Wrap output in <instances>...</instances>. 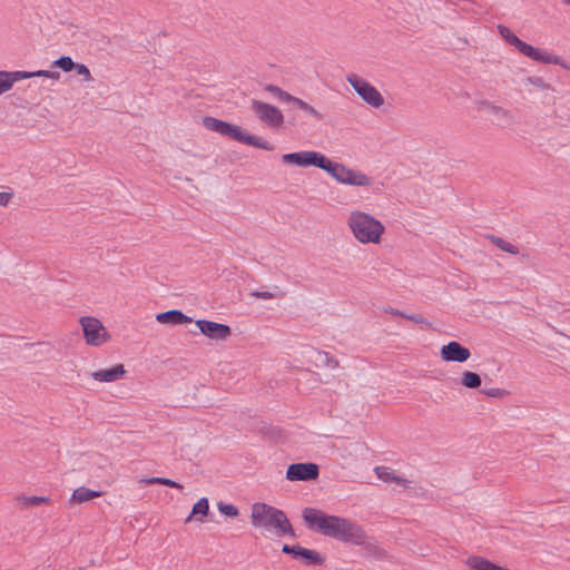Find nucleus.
<instances>
[{"label": "nucleus", "mask_w": 570, "mask_h": 570, "mask_svg": "<svg viewBox=\"0 0 570 570\" xmlns=\"http://www.w3.org/2000/svg\"><path fill=\"white\" fill-rule=\"evenodd\" d=\"M303 519L311 530L322 535L354 546L365 543L366 533L363 528L346 518L326 514L321 510L306 508L303 510Z\"/></svg>", "instance_id": "f257e3e1"}, {"label": "nucleus", "mask_w": 570, "mask_h": 570, "mask_svg": "<svg viewBox=\"0 0 570 570\" xmlns=\"http://www.w3.org/2000/svg\"><path fill=\"white\" fill-rule=\"evenodd\" d=\"M346 226L353 237L363 245L380 244L385 232L384 225L379 219L360 209L348 213Z\"/></svg>", "instance_id": "f03ea898"}, {"label": "nucleus", "mask_w": 570, "mask_h": 570, "mask_svg": "<svg viewBox=\"0 0 570 570\" xmlns=\"http://www.w3.org/2000/svg\"><path fill=\"white\" fill-rule=\"evenodd\" d=\"M250 520L254 527L273 530L277 537L295 535L286 514L282 510L266 503L257 502L252 505Z\"/></svg>", "instance_id": "7ed1b4c3"}, {"label": "nucleus", "mask_w": 570, "mask_h": 570, "mask_svg": "<svg viewBox=\"0 0 570 570\" xmlns=\"http://www.w3.org/2000/svg\"><path fill=\"white\" fill-rule=\"evenodd\" d=\"M203 125L206 129L210 131H215L222 136L229 137L238 142L246 144L248 146H253L264 150H273L274 148L273 145L269 144L267 140L255 135H249L239 126L226 122L214 117H205L203 119Z\"/></svg>", "instance_id": "20e7f679"}, {"label": "nucleus", "mask_w": 570, "mask_h": 570, "mask_svg": "<svg viewBox=\"0 0 570 570\" xmlns=\"http://www.w3.org/2000/svg\"><path fill=\"white\" fill-rule=\"evenodd\" d=\"M498 32L507 43L514 47L520 53L532 59L533 61L541 62V63H559L560 62L557 58L550 57L548 51L535 48V47L524 42L518 36H515L508 27H505L503 24L498 26Z\"/></svg>", "instance_id": "39448f33"}, {"label": "nucleus", "mask_w": 570, "mask_h": 570, "mask_svg": "<svg viewBox=\"0 0 570 570\" xmlns=\"http://www.w3.org/2000/svg\"><path fill=\"white\" fill-rule=\"evenodd\" d=\"M324 171H326L337 183L353 187H368L372 179L364 173L348 168L344 164L336 163L327 158Z\"/></svg>", "instance_id": "423d86ee"}, {"label": "nucleus", "mask_w": 570, "mask_h": 570, "mask_svg": "<svg viewBox=\"0 0 570 570\" xmlns=\"http://www.w3.org/2000/svg\"><path fill=\"white\" fill-rule=\"evenodd\" d=\"M346 81L352 86L355 92L364 102L373 108H381L384 105V98L381 92L367 80L356 73H348Z\"/></svg>", "instance_id": "0eeeda50"}, {"label": "nucleus", "mask_w": 570, "mask_h": 570, "mask_svg": "<svg viewBox=\"0 0 570 570\" xmlns=\"http://www.w3.org/2000/svg\"><path fill=\"white\" fill-rule=\"evenodd\" d=\"M83 337L88 345L101 346L110 340V335L104 324L96 317L82 316L79 320Z\"/></svg>", "instance_id": "6e6552de"}, {"label": "nucleus", "mask_w": 570, "mask_h": 570, "mask_svg": "<svg viewBox=\"0 0 570 570\" xmlns=\"http://www.w3.org/2000/svg\"><path fill=\"white\" fill-rule=\"evenodd\" d=\"M282 161L297 167L315 166L324 170L327 157L318 151L303 150L282 155Z\"/></svg>", "instance_id": "1a4fd4ad"}, {"label": "nucleus", "mask_w": 570, "mask_h": 570, "mask_svg": "<svg viewBox=\"0 0 570 570\" xmlns=\"http://www.w3.org/2000/svg\"><path fill=\"white\" fill-rule=\"evenodd\" d=\"M250 108L255 112L256 117L271 128H279L284 122V116L282 111L267 102L252 99Z\"/></svg>", "instance_id": "9d476101"}, {"label": "nucleus", "mask_w": 570, "mask_h": 570, "mask_svg": "<svg viewBox=\"0 0 570 570\" xmlns=\"http://www.w3.org/2000/svg\"><path fill=\"white\" fill-rule=\"evenodd\" d=\"M196 326L203 335L210 340L225 341L232 335V330L226 324L207 320H197Z\"/></svg>", "instance_id": "9b49d317"}, {"label": "nucleus", "mask_w": 570, "mask_h": 570, "mask_svg": "<svg viewBox=\"0 0 570 570\" xmlns=\"http://www.w3.org/2000/svg\"><path fill=\"white\" fill-rule=\"evenodd\" d=\"M318 476L315 463H293L287 468L286 479L289 481H309Z\"/></svg>", "instance_id": "f8f14e48"}, {"label": "nucleus", "mask_w": 570, "mask_h": 570, "mask_svg": "<svg viewBox=\"0 0 570 570\" xmlns=\"http://www.w3.org/2000/svg\"><path fill=\"white\" fill-rule=\"evenodd\" d=\"M440 356L444 362L463 363L470 358L471 353L459 342L452 341L441 347Z\"/></svg>", "instance_id": "ddd939ff"}, {"label": "nucleus", "mask_w": 570, "mask_h": 570, "mask_svg": "<svg viewBox=\"0 0 570 570\" xmlns=\"http://www.w3.org/2000/svg\"><path fill=\"white\" fill-rule=\"evenodd\" d=\"M282 552L293 554L295 558H301L306 564H321L324 561L323 557L317 551L303 548L299 544H284Z\"/></svg>", "instance_id": "4468645a"}, {"label": "nucleus", "mask_w": 570, "mask_h": 570, "mask_svg": "<svg viewBox=\"0 0 570 570\" xmlns=\"http://www.w3.org/2000/svg\"><path fill=\"white\" fill-rule=\"evenodd\" d=\"M126 373V370L122 364H117L110 368L98 370L90 373V376L98 381L105 383H111L120 380Z\"/></svg>", "instance_id": "2eb2a0df"}, {"label": "nucleus", "mask_w": 570, "mask_h": 570, "mask_svg": "<svg viewBox=\"0 0 570 570\" xmlns=\"http://www.w3.org/2000/svg\"><path fill=\"white\" fill-rule=\"evenodd\" d=\"M156 321L160 324H185L191 322V318L185 315L181 311L170 309L156 315Z\"/></svg>", "instance_id": "dca6fc26"}, {"label": "nucleus", "mask_w": 570, "mask_h": 570, "mask_svg": "<svg viewBox=\"0 0 570 570\" xmlns=\"http://www.w3.org/2000/svg\"><path fill=\"white\" fill-rule=\"evenodd\" d=\"M374 472L376 476L387 483H395L401 487H407L410 481L405 478L397 475L391 468L389 466H376L374 468Z\"/></svg>", "instance_id": "f3484780"}, {"label": "nucleus", "mask_w": 570, "mask_h": 570, "mask_svg": "<svg viewBox=\"0 0 570 570\" xmlns=\"http://www.w3.org/2000/svg\"><path fill=\"white\" fill-rule=\"evenodd\" d=\"M24 77L26 75L21 73L20 70L0 71V95L9 91L17 81L23 80Z\"/></svg>", "instance_id": "a211bd4d"}, {"label": "nucleus", "mask_w": 570, "mask_h": 570, "mask_svg": "<svg viewBox=\"0 0 570 570\" xmlns=\"http://www.w3.org/2000/svg\"><path fill=\"white\" fill-rule=\"evenodd\" d=\"M101 491H95L85 487H80L72 492L69 501L71 503H85L101 497Z\"/></svg>", "instance_id": "6ab92c4d"}, {"label": "nucleus", "mask_w": 570, "mask_h": 570, "mask_svg": "<svg viewBox=\"0 0 570 570\" xmlns=\"http://www.w3.org/2000/svg\"><path fill=\"white\" fill-rule=\"evenodd\" d=\"M209 503L207 498L199 499L193 507L190 514L186 519V523L190 522L193 519L202 522L203 518L208 514Z\"/></svg>", "instance_id": "aec40b11"}, {"label": "nucleus", "mask_w": 570, "mask_h": 570, "mask_svg": "<svg viewBox=\"0 0 570 570\" xmlns=\"http://www.w3.org/2000/svg\"><path fill=\"white\" fill-rule=\"evenodd\" d=\"M287 104H292V105L296 106L298 109L303 110L304 112L309 115L315 120H323V118H324V116L320 111H317L313 106H311L306 101L302 100L301 98L291 96V99L288 100Z\"/></svg>", "instance_id": "412c9836"}, {"label": "nucleus", "mask_w": 570, "mask_h": 570, "mask_svg": "<svg viewBox=\"0 0 570 570\" xmlns=\"http://www.w3.org/2000/svg\"><path fill=\"white\" fill-rule=\"evenodd\" d=\"M471 570H509L490 562L481 557H472L468 560Z\"/></svg>", "instance_id": "4be33fe9"}, {"label": "nucleus", "mask_w": 570, "mask_h": 570, "mask_svg": "<svg viewBox=\"0 0 570 570\" xmlns=\"http://www.w3.org/2000/svg\"><path fill=\"white\" fill-rule=\"evenodd\" d=\"M364 550L365 553L370 557L375 558L376 560H385L387 559V552L376 542H367V538L365 539Z\"/></svg>", "instance_id": "5701e85b"}, {"label": "nucleus", "mask_w": 570, "mask_h": 570, "mask_svg": "<svg viewBox=\"0 0 570 570\" xmlns=\"http://www.w3.org/2000/svg\"><path fill=\"white\" fill-rule=\"evenodd\" d=\"M315 364L318 366H326L332 370L338 367V362L330 353L323 351H315Z\"/></svg>", "instance_id": "b1692460"}, {"label": "nucleus", "mask_w": 570, "mask_h": 570, "mask_svg": "<svg viewBox=\"0 0 570 570\" xmlns=\"http://www.w3.org/2000/svg\"><path fill=\"white\" fill-rule=\"evenodd\" d=\"M461 384L468 389H478L481 385V377L478 373L465 371L461 375Z\"/></svg>", "instance_id": "393cba45"}, {"label": "nucleus", "mask_w": 570, "mask_h": 570, "mask_svg": "<svg viewBox=\"0 0 570 570\" xmlns=\"http://www.w3.org/2000/svg\"><path fill=\"white\" fill-rule=\"evenodd\" d=\"M487 110H488V112L490 115H492L498 120H501V121H504V122H510L512 120L511 112L509 110L500 107V106H495V105L490 104L487 107Z\"/></svg>", "instance_id": "a878e982"}, {"label": "nucleus", "mask_w": 570, "mask_h": 570, "mask_svg": "<svg viewBox=\"0 0 570 570\" xmlns=\"http://www.w3.org/2000/svg\"><path fill=\"white\" fill-rule=\"evenodd\" d=\"M140 482L145 483V484H163V485H167V487L175 488V489H183V485L180 483H178L171 479L160 478V476L142 479Z\"/></svg>", "instance_id": "bb28decb"}, {"label": "nucleus", "mask_w": 570, "mask_h": 570, "mask_svg": "<svg viewBox=\"0 0 570 570\" xmlns=\"http://www.w3.org/2000/svg\"><path fill=\"white\" fill-rule=\"evenodd\" d=\"M21 73L26 75L24 79H29L32 77H46L53 80H58L60 78V73L58 71L50 70L21 71Z\"/></svg>", "instance_id": "cd10ccee"}, {"label": "nucleus", "mask_w": 570, "mask_h": 570, "mask_svg": "<svg viewBox=\"0 0 570 570\" xmlns=\"http://www.w3.org/2000/svg\"><path fill=\"white\" fill-rule=\"evenodd\" d=\"M264 89L284 102H288L292 96L291 94L275 85H266Z\"/></svg>", "instance_id": "c85d7f7f"}, {"label": "nucleus", "mask_w": 570, "mask_h": 570, "mask_svg": "<svg viewBox=\"0 0 570 570\" xmlns=\"http://www.w3.org/2000/svg\"><path fill=\"white\" fill-rule=\"evenodd\" d=\"M492 240H493V244L497 247H499L501 250L510 253L512 255L519 254V249L511 243H508L504 239L499 238V237H493Z\"/></svg>", "instance_id": "c756f323"}, {"label": "nucleus", "mask_w": 570, "mask_h": 570, "mask_svg": "<svg viewBox=\"0 0 570 570\" xmlns=\"http://www.w3.org/2000/svg\"><path fill=\"white\" fill-rule=\"evenodd\" d=\"M53 67L60 68L61 70L68 72L71 71L75 67V62L68 56H62L59 59L52 62Z\"/></svg>", "instance_id": "7c9ffc66"}, {"label": "nucleus", "mask_w": 570, "mask_h": 570, "mask_svg": "<svg viewBox=\"0 0 570 570\" xmlns=\"http://www.w3.org/2000/svg\"><path fill=\"white\" fill-rule=\"evenodd\" d=\"M217 508H218V511L226 515V517H237L238 515V509L234 505V504H230V503H224V502H218L217 503Z\"/></svg>", "instance_id": "2f4dec72"}, {"label": "nucleus", "mask_w": 570, "mask_h": 570, "mask_svg": "<svg viewBox=\"0 0 570 570\" xmlns=\"http://www.w3.org/2000/svg\"><path fill=\"white\" fill-rule=\"evenodd\" d=\"M73 69L76 70L77 75H79V76H81L83 78L85 81H91L92 80L90 70L88 69L87 66H85L82 63H75Z\"/></svg>", "instance_id": "473e14b6"}, {"label": "nucleus", "mask_w": 570, "mask_h": 570, "mask_svg": "<svg viewBox=\"0 0 570 570\" xmlns=\"http://www.w3.org/2000/svg\"><path fill=\"white\" fill-rule=\"evenodd\" d=\"M250 295L255 298H259V299H272V298H275L277 296H283V294L278 295L277 293H273V292H269V291H253L250 293Z\"/></svg>", "instance_id": "72a5a7b5"}, {"label": "nucleus", "mask_w": 570, "mask_h": 570, "mask_svg": "<svg viewBox=\"0 0 570 570\" xmlns=\"http://www.w3.org/2000/svg\"><path fill=\"white\" fill-rule=\"evenodd\" d=\"M527 82L538 89H548L549 88V85L546 83V81L543 80V78L541 77H538V76H531V77H528L527 78Z\"/></svg>", "instance_id": "f704fd0d"}, {"label": "nucleus", "mask_w": 570, "mask_h": 570, "mask_svg": "<svg viewBox=\"0 0 570 570\" xmlns=\"http://www.w3.org/2000/svg\"><path fill=\"white\" fill-rule=\"evenodd\" d=\"M482 393L490 397H503L505 395V391L498 387L484 389Z\"/></svg>", "instance_id": "c9c22d12"}, {"label": "nucleus", "mask_w": 570, "mask_h": 570, "mask_svg": "<svg viewBox=\"0 0 570 570\" xmlns=\"http://www.w3.org/2000/svg\"><path fill=\"white\" fill-rule=\"evenodd\" d=\"M13 198V191L12 190H7V191H1L0 193V206H8L10 200Z\"/></svg>", "instance_id": "e433bc0d"}, {"label": "nucleus", "mask_w": 570, "mask_h": 570, "mask_svg": "<svg viewBox=\"0 0 570 570\" xmlns=\"http://www.w3.org/2000/svg\"><path fill=\"white\" fill-rule=\"evenodd\" d=\"M48 501H49V498H47V497H30L26 500V502L31 505H40Z\"/></svg>", "instance_id": "4c0bfd02"}, {"label": "nucleus", "mask_w": 570, "mask_h": 570, "mask_svg": "<svg viewBox=\"0 0 570 570\" xmlns=\"http://www.w3.org/2000/svg\"><path fill=\"white\" fill-rule=\"evenodd\" d=\"M550 57L557 58L560 62L556 63L557 66H560L564 70L570 71V63H568L566 60H563L560 56L549 52Z\"/></svg>", "instance_id": "58836bf2"}, {"label": "nucleus", "mask_w": 570, "mask_h": 570, "mask_svg": "<svg viewBox=\"0 0 570 570\" xmlns=\"http://www.w3.org/2000/svg\"><path fill=\"white\" fill-rule=\"evenodd\" d=\"M409 318L412 320V321H415V322H420L421 321V318L419 316H416V315H411V316H409Z\"/></svg>", "instance_id": "ea45409f"}, {"label": "nucleus", "mask_w": 570, "mask_h": 570, "mask_svg": "<svg viewBox=\"0 0 570 570\" xmlns=\"http://www.w3.org/2000/svg\"><path fill=\"white\" fill-rule=\"evenodd\" d=\"M561 1H562L566 6H568V7H569V9H570V0H561Z\"/></svg>", "instance_id": "a19ab883"}]
</instances>
